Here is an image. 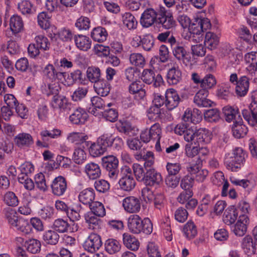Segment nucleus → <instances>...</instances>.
I'll use <instances>...</instances> for the list:
<instances>
[{
  "label": "nucleus",
  "mask_w": 257,
  "mask_h": 257,
  "mask_svg": "<svg viewBox=\"0 0 257 257\" xmlns=\"http://www.w3.org/2000/svg\"><path fill=\"white\" fill-rule=\"evenodd\" d=\"M177 19L183 28L189 27L190 40L196 42H199L202 40L204 32L210 29L211 26L210 22L207 18L195 19L191 23L188 17L180 14Z\"/></svg>",
  "instance_id": "nucleus-1"
},
{
  "label": "nucleus",
  "mask_w": 257,
  "mask_h": 257,
  "mask_svg": "<svg viewBox=\"0 0 257 257\" xmlns=\"http://www.w3.org/2000/svg\"><path fill=\"white\" fill-rule=\"evenodd\" d=\"M127 226L131 232L139 234L142 232L150 234L153 231V224L149 218H142L137 214H132L127 219Z\"/></svg>",
  "instance_id": "nucleus-2"
},
{
  "label": "nucleus",
  "mask_w": 257,
  "mask_h": 257,
  "mask_svg": "<svg viewBox=\"0 0 257 257\" xmlns=\"http://www.w3.org/2000/svg\"><path fill=\"white\" fill-rule=\"evenodd\" d=\"M118 160L113 155H108L101 158V165L108 177L112 181L117 179L119 172Z\"/></svg>",
  "instance_id": "nucleus-3"
},
{
  "label": "nucleus",
  "mask_w": 257,
  "mask_h": 257,
  "mask_svg": "<svg viewBox=\"0 0 257 257\" xmlns=\"http://www.w3.org/2000/svg\"><path fill=\"white\" fill-rule=\"evenodd\" d=\"M156 26L165 30L173 29L176 26V21L170 10L163 6L158 9V18Z\"/></svg>",
  "instance_id": "nucleus-4"
},
{
  "label": "nucleus",
  "mask_w": 257,
  "mask_h": 257,
  "mask_svg": "<svg viewBox=\"0 0 257 257\" xmlns=\"http://www.w3.org/2000/svg\"><path fill=\"white\" fill-rule=\"evenodd\" d=\"M246 157L247 154L242 148H236L233 150L229 160H226L225 162L232 171H236L244 165Z\"/></svg>",
  "instance_id": "nucleus-5"
},
{
  "label": "nucleus",
  "mask_w": 257,
  "mask_h": 257,
  "mask_svg": "<svg viewBox=\"0 0 257 257\" xmlns=\"http://www.w3.org/2000/svg\"><path fill=\"white\" fill-rule=\"evenodd\" d=\"M51 105L53 108L59 109L61 112L67 114L74 109V105L63 95L53 96Z\"/></svg>",
  "instance_id": "nucleus-6"
},
{
  "label": "nucleus",
  "mask_w": 257,
  "mask_h": 257,
  "mask_svg": "<svg viewBox=\"0 0 257 257\" xmlns=\"http://www.w3.org/2000/svg\"><path fill=\"white\" fill-rule=\"evenodd\" d=\"M40 135L41 140H38L36 142V145L41 148L48 147V143L51 139H57L61 135V131L58 129L44 130L42 131Z\"/></svg>",
  "instance_id": "nucleus-7"
},
{
  "label": "nucleus",
  "mask_w": 257,
  "mask_h": 257,
  "mask_svg": "<svg viewBox=\"0 0 257 257\" xmlns=\"http://www.w3.org/2000/svg\"><path fill=\"white\" fill-rule=\"evenodd\" d=\"M158 18V10L157 12L153 9H147L142 14L140 23L144 28H149L153 25H156Z\"/></svg>",
  "instance_id": "nucleus-8"
},
{
  "label": "nucleus",
  "mask_w": 257,
  "mask_h": 257,
  "mask_svg": "<svg viewBox=\"0 0 257 257\" xmlns=\"http://www.w3.org/2000/svg\"><path fill=\"white\" fill-rule=\"evenodd\" d=\"M241 113L243 118L251 126L257 124V100L253 99L248 109H243Z\"/></svg>",
  "instance_id": "nucleus-9"
},
{
  "label": "nucleus",
  "mask_w": 257,
  "mask_h": 257,
  "mask_svg": "<svg viewBox=\"0 0 257 257\" xmlns=\"http://www.w3.org/2000/svg\"><path fill=\"white\" fill-rule=\"evenodd\" d=\"M163 182L161 174L153 168L146 169V176L143 183L146 186H158Z\"/></svg>",
  "instance_id": "nucleus-10"
},
{
  "label": "nucleus",
  "mask_w": 257,
  "mask_h": 257,
  "mask_svg": "<svg viewBox=\"0 0 257 257\" xmlns=\"http://www.w3.org/2000/svg\"><path fill=\"white\" fill-rule=\"evenodd\" d=\"M141 79L146 84H150L153 83V86L155 87L160 86L163 83L162 76L159 74L156 75L155 72L151 69H144Z\"/></svg>",
  "instance_id": "nucleus-11"
},
{
  "label": "nucleus",
  "mask_w": 257,
  "mask_h": 257,
  "mask_svg": "<svg viewBox=\"0 0 257 257\" xmlns=\"http://www.w3.org/2000/svg\"><path fill=\"white\" fill-rule=\"evenodd\" d=\"M102 245L100 236L96 233H91L85 241L83 246L85 250L93 252L98 250Z\"/></svg>",
  "instance_id": "nucleus-12"
},
{
  "label": "nucleus",
  "mask_w": 257,
  "mask_h": 257,
  "mask_svg": "<svg viewBox=\"0 0 257 257\" xmlns=\"http://www.w3.org/2000/svg\"><path fill=\"white\" fill-rule=\"evenodd\" d=\"M249 223V218L245 214H240L236 223L232 226L231 230L235 235L243 236L247 231V225Z\"/></svg>",
  "instance_id": "nucleus-13"
},
{
  "label": "nucleus",
  "mask_w": 257,
  "mask_h": 257,
  "mask_svg": "<svg viewBox=\"0 0 257 257\" xmlns=\"http://www.w3.org/2000/svg\"><path fill=\"white\" fill-rule=\"evenodd\" d=\"M173 53L174 57L179 61H182L185 65L191 63V58L190 54L186 48L180 44L174 45L173 48Z\"/></svg>",
  "instance_id": "nucleus-14"
},
{
  "label": "nucleus",
  "mask_w": 257,
  "mask_h": 257,
  "mask_svg": "<svg viewBox=\"0 0 257 257\" xmlns=\"http://www.w3.org/2000/svg\"><path fill=\"white\" fill-rule=\"evenodd\" d=\"M122 206L126 212L135 213L141 209V200L135 196H128L123 200Z\"/></svg>",
  "instance_id": "nucleus-15"
},
{
  "label": "nucleus",
  "mask_w": 257,
  "mask_h": 257,
  "mask_svg": "<svg viewBox=\"0 0 257 257\" xmlns=\"http://www.w3.org/2000/svg\"><path fill=\"white\" fill-rule=\"evenodd\" d=\"M44 73L46 78L52 82L62 81L65 79L66 73L57 71L54 66L52 64H48L43 70Z\"/></svg>",
  "instance_id": "nucleus-16"
},
{
  "label": "nucleus",
  "mask_w": 257,
  "mask_h": 257,
  "mask_svg": "<svg viewBox=\"0 0 257 257\" xmlns=\"http://www.w3.org/2000/svg\"><path fill=\"white\" fill-rule=\"evenodd\" d=\"M52 193L58 196L63 195L65 192L67 185L66 179L59 176L56 177L51 184Z\"/></svg>",
  "instance_id": "nucleus-17"
},
{
  "label": "nucleus",
  "mask_w": 257,
  "mask_h": 257,
  "mask_svg": "<svg viewBox=\"0 0 257 257\" xmlns=\"http://www.w3.org/2000/svg\"><path fill=\"white\" fill-rule=\"evenodd\" d=\"M166 106L168 110H171L176 108L180 101L177 91L173 89H168L165 93Z\"/></svg>",
  "instance_id": "nucleus-18"
},
{
  "label": "nucleus",
  "mask_w": 257,
  "mask_h": 257,
  "mask_svg": "<svg viewBox=\"0 0 257 257\" xmlns=\"http://www.w3.org/2000/svg\"><path fill=\"white\" fill-rule=\"evenodd\" d=\"M242 123V118L238 115L232 127V135L236 139L243 138L248 132L247 127Z\"/></svg>",
  "instance_id": "nucleus-19"
},
{
  "label": "nucleus",
  "mask_w": 257,
  "mask_h": 257,
  "mask_svg": "<svg viewBox=\"0 0 257 257\" xmlns=\"http://www.w3.org/2000/svg\"><path fill=\"white\" fill-rule=\"evenodd\" d=\"M208 91L205 89H200L194 97V103L199 107H210L213 102L207 98Z\"/></svg>",
  "instance_id": "nucleus-20"
},
{
  "label": "nucleus",
  "mask_w": 257,
  "mask_h": 257,
  "mask_svg": "<svg viewBox=\"0 0 257 257\" xmlns=\"http://www.w3.org/2000/svg\"><path fill=\"white\" fill-rule=\"evenodd\" d=\"M256 245V241L249 235H246L242 239L241 248L247 255L255 253Z\"/></svg>",
  "instance_id": "nucleus-21"
},
{
  "label": "nucleus",
  "mask_w": 257,
  "mask_h": 257,
  "mask_svg": "<svg viewBox=\"0 0 257 257\" xmlns=\"http://www.w3.org/2000/svg\"><path fill=\"white\" fill-rule=\"evenodd\" d=\"M88 117V114L84 109L78 108L69 116V120L73 124H81L85 123Z\"/></svg>",
  "instance_id": "nucleus-22"
},
{
  "label": "nucleus",
  "mask_w": 257,
  "mask_h": 257,
  "mask_svg": "<svg viewBox=\"0 0 257 257\" xmlns=\"http://www.w3.org/2000/svg\"><path fill=\"white\" fill-rule=\"evenodd\" d=\"M14 142L17 146L21 148L29 147L33 144L31 135L27 133H21L16 136Z\"/></svg>",
  "instance_id": "nucleus-23"
},
{
  "label": "nucleus",
  "mask_w": 257,
  "mask_h": 257,
  "mask_svg": "<svg viewBox=\"0 0 257 257\" xmlns=\"http://www.w3.org/2000/svg\"><path fill=\"white\" fill-rule=\"evenodd\" d=\"M84 217L89 229L97 231L101 228L102 220L99 218V217L96 216L92 212H87Z\"/></svg>",
  "instance_id": "nucleus-24"
},
{
  "label": "nucleus",
  "mask_w": 257,
  "mask_h": 257,
  "mask_svg": "<svg viewBox=\"0 0 257 257\" xmlns=\"http://www.w3.org/2000/svg\"><path fill=\"white\" fill-rule=\"evenodd\" d=\"M182 72L179 67H173L169 69L167 74V81L169 85H176L181 80Z\"/></svg>",
  "instance_id": "nucleus-25"
},
{
  "label": "nucleus",
  "mask_w": 257,
  "mask_h": 257,
  "mask_svg": "<svg viewBox=\"0 0 257 257\" xmlns=\"http://www.w3.org/2000/svg\"><path fill=\"white\" fill-rule=\"evenodd\" d=\"M95 194L94 190L92 188H87L82 190L78 195V199L80 202L89 206L95 199Z\"/></svg>",
  "instance_id": "nucleus-26"
},
{
  "label": "nucleus",
  "mask_w": 257,
  "mask_h": 257,
  "mask_svg": "<svg viewBox=\"0 0 257 257\" xmlns=\"http://www.w3.org/2000/svg\"><path fill=\"white\" fill-rule=\"evenodd\" d=\"M120 188L125 191L132 190L136 186V181L133 176L131 174L123 176L119 180Z\"/></svg>",
  "instance_id": "nucleus-27"
},
{
  "label": "nucleus",
  "mask_w": 257,
  "mask_h": 257,
  "mask_svg": "<svg viewBox=\"0 0 257 257\" xmlns=\"http://www.w3.org/2000/svg\"><path fill=\"white\" fill-rule=\"evenodd\" d=\"M195 144H207L211 140V134L210 132L203 128H200L195 131Z\"/></svg>",
  "instance_id": "nucleus-28"
},
{
  "label": "nucleus",
  "mask_w": 257,
  "mask_h": 257,
  "mask_svg": "<svg viewBox=\"0 0 257 257\" xmlns=\"http://www.w3.org/2000/svg\"><path fill=\"white\" fill-rule=\"evenodd\" d=\"M85 172L89 179H96L101 175V170L98 164L90 162L87 164L85 167Z\"/></svg>",
  "instance_id": "nucleus-29"
},
{
  "label": "nucleus",
  "mask_w": 257,
  "mask_h": 257,
  "mask_svg": "<svg viewBox=\"0 0 257 257\" xmlns=\"http://www.w3.org/2000/svg\"><path fill=\"white\" fill-rule=\"evenodd\" d=\"M74 41L77 47L81 50L87 51L91 48V41L85 36L82 35L75 36Z\"/></svg>",
  "instance_id": "nucleus-30"
},
{
  "label": "nucleus",
  "mask_w": 257,
  "mask_h": 257,
  "mask_svg": "<svg viewBox=\"0 0 257 257\" xmlns=\"http://www.w3.org/2000/svg\"><path fill=\"white\" fill-rule=\"evenodd\" d=\"M235 92L239 96H244L249 87L248 79L245 76L241 77L236 84Z\"/></svg>",
  "instance_id": "nucleus-31"
},
{
  "label": "nucleus",
  "mask_w": 257,
  "mask_h": 257,
  "mask_svg": "<svg viewBox=\"0 0 257 257\" xmlns=\"http://www.w3.org/2000/svg\"><path fill=\"white\" fill-rule=\"evenodd\" d=\"M93 87L96 92L101 96H107L110 90V84L103 79L95 83Z\"/></svg>",
  "instance_id": "nucleus-32"
},
{
  "label": "nucleus",
  "mask_w": 257,
  "mask_h": 257,
  "mask_svg": "<svg viewBox=\"0 0 257 257\" xmlns=\"http://www.w3.org/2000/svg\"><path fill=\"white\" fill-rule=\"evenodd\" d=\"M64 80V84L69 86L77 82L82 83L84 78L81 71L80 70H76L71 72L70 75H68L67 79L65 78Z\"/></svg>",
  "instance_id": "nucleus-33"
},
{
  "label": "nucleus",
  "mask_w": 257,
  "mask_h": 257,
  "mask_svg": "<svg viewBox=\"0 0 257 257\" xmlns=\"http://www.w3.org/2000/svg\"><path fill=\"white\" fill-rule=\"evenodd\" d=\"M123 243L128 249L132 250H137L140 246L138 239L127 233L123 234Z\"/></svg>",
  "instance_id": "nucleus-34"
},
{
  "label": "nucleus",
  "mask_w": 257,
  "mask_h": 257,
  "mask_svg": "<svg viewBox=\"0 0 257 257\" xmlns=\"http://www.w3.org/2000/svg\"><path fill=\"white\" fill-rule=\"evenodd\" d=\"M238 215L236 208L234 206H230L225 210L223 221L227 225H232L236 220Z\"/></svg>",
  "instance_id": "nucleus-35"
},
{
  "label": "nucleus",
  "mask_w": 257,
  "mask_h": 257,
  "mask_svg": "<svg viewBox=\"0 0 257 257\" xmlns=\"http://www.w3.org/2000/svg\"><path fill=\"white\" fill-rule=\"evenodd\" d=\"M105 249L110 254L119 252L121 249V244L116 239L109 238L104 243Z\"/></svg>",
  "instance_id": "nucleus-36"
},
{
  "label": "nucleus",
  "mask_w": 257,
  "mask_h": 257,
  "mask_svg": "<svg viewBox=\"0 0 257 257\" xmlns=\"http://www.w3.org/2000/svg\"><path fill=\"white\" fill-rule=\"evenodd\" d=\"M122 21L123 24L130 30H135L137 28L138 21L131 13L127 12L122 14Z\"/></svg>",
  "instance_id": "nucleus-37"
},
{
  "label": "nucleus",
  "mask_w": 257,
  "mask_h": 257,
  "mask_svg": "<svg viewBox=\"0 0 257 257\" xmlns=\"http://www.w3.org/2000/svg\"><path fill=\"white\" fill-rule=\"evenodd\" d=\"M4 212L9 223L12 226L16 227L21 225L22 220L18 219L15 210L11 208H8L5 209Z\"/></svg>",
  "instance_id": "nucleus-38"
},
{
  "label": "nucleus",
  "mask_w": 257,
  "mask_h": 257,
  "mask_svg": "<svg viewBox=\"0 0 257 257\" xmlns=\"http://www.w3.org/2000/svg\"><path fill=\"white\" fill-rule=\"evenodd\" d=\"M59 238V235L54 230H47L43 235V239L47 244L56 245L58 242Z\"/></svg>",
  "instance_id": "nucleus-39"
},
{
  "label": "nucleus",
  "mask_w": 257,
  "mask_h": 257,
  "mask_svg": "<svg viewBox=\"0 0 257 257\" xmlns=\"http://www.w3.org/2000/svg\"><path fill=\"white\" fill-rule=\"evenodd\" d=\"M138 43L137 46L142 45L143 49L147 51H150L154 46V39L152 35H147L145 36L142 39L139 37L137 39Z\"/></svg>",
  "instance_id": "nucleus-40"
},
{
  "label": "nucleus",
  "mask_w": 257,
  "mask_h": 257,
  "mask_svg": "<svg viewBox=\"0 0 257 257\" xmlns=\"http://www.w3.org/2000/svg\"><path fill=\"white\" fill-rule=\"evenodd\" d=\"M223 113H224L225 119L228 122H230L234 120L235 121L237 119L236 115H239L238 109L236 107L226 106L222 109Z\"/></svg>",
  "instance_id": "nucleus-41"
},
{
  "label": "nucleus",
  "mask_w": 257,
  "mask_h": 257,
  "mask_svg": "<svg viewBox=\"0 0 257 257\" xmlns=\"http://www.w3.org/2000/svg\"><path fill=\"white\" fill-rule=\"evenodd\" d=\"M219 39L217 35L212 32H206L204 39V45L206 48L212 50L215 49L218 45Z\"/></svg>",
  "instance_id": "nucleus-42"
},
{
  "label": "nucleus",
  "mask_w": 257,
  "mask_h": 257,
  "mask_svg": "<svg viewBox=\"0 0 257 257\" xmlns=\"http://www.w3.org/2000/svg\"><path fill=\"white\" fill-rule=\"evenodd\" d=\"M86 74L88 80L94 84L102 79L101 71L98 67H88L87 69Z\"/></svg>",
  "instance_id": "nucleus-43"
},
{
  "label": "nucleus",
  "mask_w": 257,
  "mask_h": 257,
  "mask_svg": "<svg viewBox=\"0 0 257 257\" xmlns=\"http://www.w3.org/2000/svg\"><path fill=\"white\" fill-rule=\"evenodd\" d=\"M52 228L56 232L62 233L68 232L70 228V225L66 220L59 218L56 219L53 222Z\"/></svg>",
  "instance_id": "nucleus-44"
},
{
  "label": "nucleus",
  "mask_w": 257,
  "mask_h": 257,
  "mask_svg": "<svg viewBox=\"0 0 257 257\" xmlns=\"http://www.w3.org/2000/svg\"><path fill=\"white\" fill-rule=\"evenodd\" d=\"M107 33L105 28L101 27L95 28L91 33L92 38L98 42H103L106 39Z\"/></svg>",
  "instance_id": "nucleus-45"
},
{
  "label": "nucleus",
  "mask_w": 257,
  "mask_h": 257,
  "mask_svg": "<svg viewBox=\"0 0 257 257\" xmlns=\"http://www.w3.org/2000/svg\"><path fill=\"white\" fill-rule=\"evenodd\" d=\"M10 26L13 33L20 32L23 28V22L21 17L18 15L12 16L10 19Z\"/></svg>",
  "instance_id": "nucleus-46"
},
{
  "label": "nucleus",
  "mask_w": 257,
  "mask_h": 257,
  "mask_svg": "<svg viewBox=\"0 0 257 257\" xmlns=\"http://www.w3.org/2000/svg\"><path fill=\"white\" fill-rule=\"evenodd\" d=\"M18 8L23 15H31L35 12L33 4L28 0H23L18 3Z\"/></svg>",
  "instance_id": "nucleus-47"
},
{
  "label": "nucleus",
  "mask_w": 257,
  "mask_h": 257,
  "mask_svg": "<svg viewBox=\"0 0 257 257\" xmlns=\"http://www.w3.org/2000/svg\"><path fill=\"white\" fill-rule=\"evenodd\" d=\"M91 211L97 217H103L105 215V209L103 204L98 201H94L89 206Z\"/></svg>",
  "instance_id": "nucleus-48"
},
{
  "label": "nucleus",
  "mask_w": 257,
  "mask_h": 257,
  "mask_svg": "<svg viewBox=\"0 0 257 257\" xmlns=\"http://www.w3.org/2000/svg\"><path fill=\"white\" fill-rule=\"evenodd\" d=\"M183 232L185 236L188 239H191L194 238L197 233L196 227L194 223L191 221H189L184 225Z\"/></svg>",
  "instance_id": "nucleus-49"
},
{
  "label": "nucleus",
  "mask_w": 257,
  "mask_h": 257,
  "mask_svg": "<svg viewBox=\"0 0 257 257\" xmlns=\"http://www.w3.org/2000/svg\"><path fill=\"white\" fill-rule=\"evenodd\" d=\"M25 246L29 252L36 253L40 251L41 244L38 240L33 238L26 241Z\"/></svg>",
  "instance_id": "nucleus-50"
},
{
  "label": "nucleus",
  "mask_w": 257,
  "mask_h": 257,
  "mask_svg": "<svg viewBox=\"0 0 257 257\" xmlns=\"http://www.w3.org/2000/svg\"><path fill=\"white\" fill-rule=\"evenodd\" d=\"M204 117L205 120L210 122H216L220 119L219 111L216 108H212L206 110L204 113Z\"/></svg>",
  "instance_id": "nucleus-51"
},
{
  "label": "nucleus",
  "mask_w": 257,
  "mask_h": 257,
  "mask_svg": "<svg viewBox=\"0 0 257 257\" xmlns=\"http://www.w3.org/2000/svg\"><path fill=\"white\" fill-rule=\"evenodd\" d=\"M147 167L137 163L133 164V169L134 173L138 181L143 182V180L146 176V169H148Z\"/></svg>",
  "instance_id": "nucleus-52"
},
{
  "label": "nucleus",
  "mask_w": 257,
  "mask_h": 257,
  "mask_svg": "<svg viewBox=\"0 0 257 257\" xmlns=\"http://www.w3.org/2000/svg\"><path fill=\"white\" fill-rule=\"evenodd\" d=\"M90 154L93 157H97L103 155L107 150L99 144L98 141L91 144L89 148Z\"/></svg>",
  "instance_id": "nucleus-53"
},
{
  "label": "nucleus",
  "mask_w": 257,
  "mask_h": 257,
  "mask_svg": "<svg viewBox=\"0 0 257 257\" xmlns=\"http://www.w3.org/2000/svg\"><path fill=\"white\" fill-rule=\"evenodd\" d=\"M87 138V136L84 134L73 132L68 135L67 139L72 143L78 144L84 142Z\"/></svg>",
  "instance_id": "nucleus-54"
},
{
  "label": "nucleus",
  "mask_w": 257,
  "mask_h": 257,
  "mask_svg": "<svg viewBox=\"0 0 257 257\" xmlns=\"http://www.w3.org/2000/svg\"><path fill=\"white\" fill-rule=\"evenodd\" d=\"M38 23L41 28L47 29L50 26V14L46 12H42L38 16Z\"/></svg>",
  "instance_id": "nucleus-55"
},
{
  "label": "nucleus",
  "mask_w": 257,
  "mask_h": 257,
  "mask_svg": "<svg viewBox=\"0 0 257 257\" xmlns=\"http://www.w3.org/2000/svg\"><path fill=\"white\" fill-rule=\"evenodd\" d=\"M216 83L215 77L212 74H207L201 79V87L207 90L211 88Z\"/></svg>",
  "instance_id": "nucleus-56"
},
{
  "label": "nucleus",
  "mask_w": 257,
  "mask_h": 257,
  "mask_svg": "<svg viewBox=\"0 0 257 257\" xmlns=\"http://www.w3.org/2000/svg\"><path fill=\"white\" fill-rule=\"evenodd\" d=\"M112 134L108 133H105L100 135L97 139V141L106 150L108 148L111 147V140Z\"/></svg>",
  "instance_id": "nucleus-57"
},
{
  "label": "nucleus",
  "mask_w": 257,
  "mask_h": 257,
  "mask_svg": "<svg viewBox=\"0 0 257 257\" xmlns=\"http://www.w3.org/2000/svg\"><path fill=\"white\" fill-rule=\"evenodd\" d=\"M195 161H192L189 163L187 167V170L190 174L191 177L194 176L200 169L201 166V160L199 157H197Z\"/></svg>",
  "instance_id": "nucleus-58"
},
{
  "label": "nucleus",
  "mask_w": 257,
  "mask_h": 257,
  "mask_svg": "<svg viewBox=\"0 0 257 257\" xmlns=\"http://www.w3.org/2000/svg\"><path fill=\"white\" fill-rule=\"evenodd\" d=\"M130 63L135 66L143 67L145 65V60L140 53H133L130 56Z\"/></svg>",
  "instance_id": "nucleus-59"
},
{
  "label": "nucleus",
  "mask_w": 257,
  "mask_h": 257,
  "mask_svg": "<svg viewBox=\"0 0 257 257\" xmlns=\"http://www.w3.org/2000/svg\"><path fill=\"white\" fill-rule=\"evenodd\" d=\"M162 112L160 107L153 104L148 110V116L150 119L158 120L161 118Z\"/></svg>",
  "instance_id": "nucleus-60"
},
{
  "label": "nucleus",
  "mask_w": 257,
  "mask_h": 257,
  "mask_svg": "<svg viewBox=\"0 0 257 257\" xmlns=\"http://www.w3.org/2000/svg\"><path fill=\"white\" fill-rule=\"evenodd\" d=\"M87 155L84 151L81 148L76 149L73 153V160L78 164H82L86 159Z\"/></svg>",
  "instance_id": "nucleus-61"
},
{
  "label": "nucleus",
  "mask_w": 257,
  "mask_h": 257,
  "mask_svg": "<svg viewBox=\"0 0 257 257\" xmlns=\"http://www.w3.org/2000/svg\"><path fill=\"white\" fill-rule=\"evenodd\" d=\"M88 89L86 87H79L71 95L72 99L74 101H81L86 96Z\"/></svg>",
  "instance_id": "nucleus-62"
},
{
  "label": "nucleus",
  "mask_w": 257,
  "mask_h": 257,
  "mask_svg": "<svg viewBox=\"0 0 257 257\" xmlns=\"http://www.w3.org/2000/svg\"><path fill=\"white\" fill-rule=\"evenodd\" d=\"M4 201L10 206L18 205L19 201L15 194L11 191L7 192L4 196Z\"/></svg>",
  "instance_id": "nucleus-63"
},
{
  "label": "nucleus",
  "mask_w": 257,
  "mask_h": 257,
  "mask_svg": "<svg viewBox=\"0 0 257 257\" xmlns=\"http://www.w3.org/2000/svg\"><path fill=\"white\" fill-rule=\"evenodd\" d=\"M233 89L228 85L221 86L217 91V95L222 99H226L232 95Z\"/></svg>",
  "instance_id": "nucleus-64"
}]
</instances>
